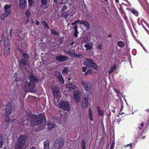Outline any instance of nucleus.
Segmentation results:
<instances>
[{"instance_id": "obj_49", "label": "nucleus", "mask_w": 149, "mask_h": 149, "mask_svg": "<svg viewBox=\"0 0 149 149\" xmlns=\"http://www.w3.org/2000/svg\"><path fill=\"white\" fill-rule=\"evenodd\" d=\"M74 31H77V26L76 25L74 26Z\"/></svg>"}, {"instance_id": "obj_56", "label": "nucleus", "mask_w": 149, "mask_h": 149, "mask_svg": "<svg viewBox=\"0 0 149 149\" xmlns=\"http://www.w3.org/2000/svg\"><path fill=\"white\" fill-rule=\"evenodd\" d=\"M54 2L56 3H57V0H54Z\"/></svg>"}, {"instance_id": "obj_11", "label": "nucleus", "mask_w": 149, "mask_h": 149, "mask_svg": "<svg viewBox=\"0 0 149 149\" xmlns=\"http://www.w3.org/2000/svg\"><path fill=\"white\" fill-rule=\"evenodd\" d=\"M64 141L62 139L57 140L56 141L54 144V147L56 148H60L63 146Z\"/></svg>"}, {"instance_id": "obj_18", "label": "nucleus", "mask_w": 149, "mask_h": 149, "mask_svg": "<svg viewBox=\"0 0 149 149\" xmlns=\"http://www.w3.org/2000/svg\"><path fill=\"white\" fill-rule=\"evenodd\" d=\"M24 146V145L18 142L15 144L14 148L15 149H22Z\"/></svg>"}, {"instance_id": "obj_15", "label": "nucleus", "mask_w": 149, "mask_h": 149, "mask_svg": "<svg viewBox=\"0 0 149 149\" xmlns=\"http://www.w3.org/2000/svg\"><path fill=\"white\" fill-rule=\"evenodd\" d=\"M26 5V0H19V6L21 8L24 9Z\"/></svg>"}, {"instance_id": "obj_53", "label": "nucleus", "mask_w": 149, "mask_h": 149, "mask_svg": "<svg viewBox=\"0 0 149 149\" xmlns=\"http://www.w3.org/2000/svg\"><path fill=\"white\" fill-rule=\"evenodd\" d=\"M36 25H38L40 24V22L36 20Z\"/></svg>"}, {"instance_id": "obj_60", "label": "nucleus", "mask_w": 149, "mask_h": 149, "mask_svg": "<svg viewBox=\"0 0 149 149\" xmlns=\"http://www.w3.org/2000/svg\"><path fill=\"white\" fill-rule=\"evenodd\" d=\"M116 1L117 3H118L119 1V0H116Z\"/></svg>"}, {"instance_id": "obj_1", "label": "nucleus", "mask_w": 149, "mask_h": 149, "mask_svg": "<svg viewBox=\"0 0 149 149\" xmlns=\"http://www.w3.org/2000/svg\"><path fill=\"white\" fill-rule=\"evenodd\" d=\"M44 119H45V117L42 114L39 115L38 116L33 115L31 117V124L33 126L37 125L40 127L42 125Z\"/></svg>"}, {"instance_id": "obj_44", "label": "nucleus", "mask_w": 149, "mask_h": 149, "mask_svg": "<svg viewBox=\"0 0 149 149\" xmlns=\"http://www.w3.org/2000/svg\"><path fill=\"white\" fill-rule=\"evenodd\" d=\"M144 125V124H143V122L141 123L140 124V126L139 127V129H141L143 127Z\"/></svg>"}, {"instance_id": "obj_45", "label": "nucleus", "mask_w": 149, "mask_h": 149, "mask_svg": "<svg viewBox=\"0 0 149 149\" xmlns=\"http://www.w3.org/2000/svg\"><path fill=\"white\" fill-rule=\"evenodd\" d=\"M78 33V32L77 31H74V32L73 34V35L75 37H77V34Z\"/></svg>"}, {"instance_id": "obj_42", "label": "nucleus", "mask_w": 149, "mask_h": 149, "mask_svg": "<svg viewBox=\"0 0 149 149\" xmlns=\"http://www.w3.org/2000/svg\"><path fill=\"white\" fill-rule=\"evenodd\" d=\"M51 33L52 34L54 35H58V33L54 30H52L51 31Z\"/></svg>"}, {"instance_id": "obj_29", "label": "nucleus", "mask_w": 149, "mask_h": 149, "mask_svg": "<svg viewBox=\"0 0 149 149\" xmlns=\"http://www.w3.org/2000/svg\"><path fill=\"white\" fill-rule=\"evenodd\" d=\"M50 1V0H41V2L43 5H47L49 4Z\"/></svg>"}, {"instance_id": "obj_43", "label": "nucleus", "mask_w": 149, "mask_h": 149, "mask_svg": "<svg viewBox=\"0 0 149 149\" xmlns=\"http://www.w3.org/2000/svg\"><path fill=\"white\" fill-rule=\"evenodd\" d=\"M114 143L113 142H112L111 144L110 147L109 149H113L114 148Z\"/></svg>"}, {"instance_id": "obj_39", "label": "nucleus", "mask_w": 149, "mask_h": 149, "mask_svg": "<svg viewBox=\"0 0 149 149\" xmlns=\"http://www.w3.org/2000/svg\"><path fill=\"white\" fill-rule=\"evenodd\" d=\"M28 3L29 6H32L33 5V0H28Z\"/></svg>"}, {"instance_id": "obj_59", "label": "nucleus", "mask_w": 149, "mask_h": 149, "mask_svg": "<svg viewBox=\"0 0 149 149\" xmlns=\"http://www.w3.org/2000/svg\"><path fill=\"white\" fill-rule=\"evenodd\" d=\"M72 25H73L75 24L74 23H72L71 24Z\"/></svg>"}, {"instance_id": "obj_32", "label": "nucleus", "mask_w": 149, "mask_h": 149, "mask_svg": "<svg viewBox=\"0 0 149 149\" xmlns=\"http://www.w3.org/2000/svg\"><path fill=\"white\" fill-rule=\"evenodd\" d=\"M6 122V124H8V123H10V122H12L13 123H18L19 124V122L18 121L16 120V119H13V120H11L10 119V121L8 123L7 122Z\"/></svg>"}, {"instance_id": "obj_8", "label": "nucleus", "mask_w": 149, "mask_h": 149, "mask_svg": "<svg viewBox=\"0 0 149 149\" xmlns=\"http://www.w3.org/2000/svg\"><path fill=\"white\" fill-rule=\"evenodd\" d=\"M4 45L5 47L4 49V54L6 56H8L9 54L10 49L8 40L7 39L4 41Z\"/></svg>"}, {"instance_id": "obj_10", "label": "nucleus", "mask_w": 149, "mask_h": 149, "mask_svg": "<svg viewBox=\"0 0 149 149\" xmlns=\"http://www.w3.org/2000/svg\"><path fill=\"white\" fill-rule=\"evenodd\" d=\"M88 98L87 97H83L81 100V105L83 108L86 109L88 105Z\"/></svg>"}, {"instance_id": "obj_6", "label": "nucleus", "mask_w": 149, "mask_h": 149, "mask_svg": "<svg viewBox=\"0 0 149 149\" xmlns=\"http://www.w3.org/2000/svg\"><path fill=\"white\" fill-rule=\"evenodd\" d=\"M84 64L88 67L93 68L96 70L98 68L97 66L94 63L93 61L91 59H86Z\"/></svg>"}, {"instance_id": "obj_38", "label": "nucleus", "mask_w": 149, "mask_h": 149, "mask_svg": "<svg viewBox=\"0 0 149 149\" xmlns=\"http://www.w3.org/2000/svg\"><path fill=\"white\" fill-rule=\"evenodd\" d=\"M42 24L44 26L45 28H48V24L45 21H43L42 22Z\"/></svg>"}, {"instance_id": "obj_17", "label": "nucleus", "mask_w": 149, "mask_h": 149, "mask_svg": "<svg viewBox=\"0 0 149 149\" xmlns=\"http://www.w3.org/2000/svg\"><path fill=\"white\" fill-rule=\"evenodd\" d=\"M29 77L30 82H31L32 84H34V83L38 81V80L35 77L33 74H31L29 75Z\"/></svg>"}, {"instance_id": "obj_51", "label": "nucleus", "mask_w": 149, "mask_h": 149, "mask_svg": "<svg viewBox=\"0 0 149 149\" xmlns=\"http://www.w3.org/2000/svg\"><path fill=\"white\" fill-rule=\"evenodd\" d=\"M19 78H16L15 79V81L17 82H18L19 81Z\"/></svg>"}, {"instance_id": "obj_16", "label": "nucleus", "mask_w": 149, "mask_h": 149, "mask_svg": "<svg viewBox=\"0 0 149 149\" xmlns=\"http://www.w3.org/2000/svg\"><path fill=\"white\" fill-rule=\"evenodd\" d=\"M67 7L66 6H63L62 8V11L63 12L62 15L63 16V17L65 18H66V17H68V16L69 15V14L68 13L66 14H65V13H66L67 11Z\"/></svg>"}, {"instance_id": "obj_58", "label": "nucleus", "mask_w": 149, "mask_h": 149, "mask_svg": "<svg viewBox=\"0 0 149 149\" xmlns=\"http://www.w3.org/2000/svg\"><path fill=\"white\" fill-rule=\"evenodd\" d=\"M12 29H11L10 32V34H11V33L12 32Z\"/></svg>"}, {"instance_id": "obj_25", "label": "nucleus", "mask_w": 149, "mask_h": 149, "mask_svg": "<svg viewBox=\"0 0 149 149\" xmlns=\"http://www.w3.org/2000/svg\"><path fill=\"white\" fill-rule=\"evenodd\" d=\"M97 109L98 111V113L99 115L100 116H101L103 115H104V112L103 110H101L100 108H99V107L98 106H97Z\"/></svg>"}, {"instance_id": "obj_24", "label": "nucleus", "mask_w": 149, "mask_h": 149, "mask_svg": "<svg viewBox=\"0 0 149 149\" xmlns=\"http://www.w3.org/2000/svg\"><path fill=\"white\" fill-rule=\"evenodd\" d=\"M69 55L70 56L75 57H79L80 56V55L76 53L74 50L70 51Z\"/></svg>"}, {"instance_id": "obj_64", "label": "nucleus", "mask_w": 149, "mask_h": 149, "mask_svg": "<svg viewBox=\"0 0 149 149\" xmlns=\"http://www.w3.org/2000/svg\"><path fill=\"white\" fill-rule=\"evenodd\" d=\"M105 1H107V0H104Z\"/></svg>"}, {"instance_id": "obj_33", "label": "nucleus", "mask_w": 149, "mask_h": 149, "mask_svg": "<svg viewBox=\"0 0 149 149\" xmlns=\"http://www.w3.org/2000/svg\"><path fill=\"white\" fill-rule=\"evenodd\" d=\"M116 64H115L113 65L112 66L111 68L110 69L109 72V74H110L115 69L116 67Z\"/></svg>"}, {"instance_id": "obj_52", "label": "nucleus", "mask_w": 149, "mask_h": 149, "mask_svg": "<svg viewBox=\"0 0 149 149\" xmlns=\"http://www.w3.org/2000/svg\"><path fill=\"white\" fill-rule=\"evenodd\" d=\"M64 52L66 54H70V52L65 50L64 51Z\"/></svg>"}, {"instance_id": "obj_4", "label": "nucleus", "mask_w": 149, "mask_h": 149, "mask_svg": "<svg viewBox=\"0 0 149 149\" xmlns=\"http://www.w3.org/2000/svg\"><path fill=\"white\" fill-rule=\"evenodd\" d=\"M58 106L61 109L68 111H69L70 110V104L67 102L62 101L60 102Z\"/></svg>"}, {"instance_id": "obj_9", "label": "nucleus", "mask_w": 149, "mask_h": 149, "mask_svg": "<svg viewBox=\"0 0 149 149\" xmlns=\"http://www.w3.org/2000/svg\"><path fill=\"white\" fill-rule=\"evenodd\" d=\"M22 55L25 59H21V63L24 65L28 66L29 64V61L28 60L29 58V55L26 53H23L22 54Z\"/></svg>"}, {"instance_id": "obj_63", "label": "nucleus", "mask_w": 149, "mask_h": 149, "mask_svg": "<svg viewBox=\"0 0 149 149\" xmlns=\"http://www.w3.org/2000/svg\"><path fill=\"white\" fill-rule=\"evenodd\" d=\"M86 73H89V71H87V72H86Z\"/></svg>"}, {"instance_id": "obj_19", "label": "nucleus", "mask_w": 149, "mask_h": 149, "mask_svg": "<svg viewBox=\"0 0 149 149\" xmlns=\"http://www.w3.org/2000/svg\"><path fill=\"white\" fill-rule=\"evenodd\" d=\"M80 22V24H83L86 27V29H88L89 28L90 24L88 22L84 20H81Z\"/></svg>"}, {"instance_id": "obj_62", "label": "nucleus", "mask_w": 149, "mask_h": 149, "mask_svg": "<svg viewBox=\"0 0 149 149\" xmlns=\"http://www.w3.org/2000/svg\"><path fill=\"white\" fill-rule=\"evenodd\" d=\"M146 111H147V112H148V111H149V110L148 109L147 110H146Z\"/></svg>"}, {"instance_id": "obj_12", "label": "nucleus", "mask_w": 149, "mask_h": 149, "mask_svg": "<svg viewBox=\"0 0 149 149\" xmlns=\"http://www.w3.org/2000/svg\"><path fill=\"white\" fill-rule=\"evenodd\" d=\"M26 138L27 137L25 135H21L18 138V141L24 145L25 143V140Z\"/></svg>"}, {"instance_id": "obj_26", "label": "nucleus", "mask_w": 149, "mask_h": 149, "mask_svg": "<svg viewBox=\"0 0 149 149\" xmlns=\"http://www.w3.org/2000/svg\"><path fill=\"white\" fill-rule=\"evenodd\" d=\"M44 149H49V142L48 141H47L45 142L44 143Z\"/></svg>"}, {"instance_id": "obj_36", "label": "nucleus", "mask_w": 149, "mask_h": 149, "mask_svg": "<svg viewBox=\"0 0 149 149\" xmlns=\"http://www.w3.org/2000/svg\"><path fill=\"white\" fill-rule=\"evenodd\" d=\"M83 41L84 42H87L89 41V38L88 36H85L83 38Z\"/></svg>"}, {"instance_id": "obj_57", "label": "nucleus", "mask_w": 149, "mask_h": 149, "mask_svg": "<svg viewBox=\"0 0 149 149\" xmlns=\"http://www.w3.org/2000/svg\"><path fill=\"white\" fill-rule=\"evenodd\" d=\"M74 42H72L71 44V45L72 46H73V45L74 44Z\"/></svg>"}, {"instance_id": "obj_41", "label": "nucleus", "mask_w": 149, "mask_h": 149, "mask_svg": "<svg viewBox=\"0 0 149 149\" xmlns=\"http://www.w3.org/2000/svg\"><path fill=\"white\" fill-rule=\"evenodd\" d=\"M2 136L1 135H0V148L2 147Z\"/></svg>"}, {"instance_id": "obj_48", "label": "nucleus", "mask_w": 149, "mask_h": 149, "mask_svg": "<svg viewBox=\"0 0 149 149\" xmlns=\"http://www.w3.org/2000/svg\"><path fill=\"white\" fill-rule=\"evenodd\" d=\"M98 48L100 49H102V45L101 44H99L98 46Z\"/></svg>"}, {"instance_id": "obj_3", "label": "nucleus", "mask_w": 149, "mask_h": 149, "mask_svg": "<svg viewBox=\"0 0 149 149\" xmlns=\"http://www.w3.org/2000/svg\"><path fill=\"white\" fill-rule=\"evenodd\" d=\"M11 6L10 5L6 4L4 6L3 9L4 13L1 15V18L2 20L5 19V18L11 14V10L10 9Z\"/></svg>"}, {"instance_id": "obj_46", "label": "nucleus", "mask_w": 149, "mask_h": 149, "mask_svg": "<svg viewBox=\"0 0 149 149\" xmlns=\"http://www.w3.org/2000/svg\"><path fill=\"white\" fill-rule=\"evenodd\" d=\"M87 68L86 67H83L82 68V71L83 72H85L86 71Z\"/></svg>"}, {"instance_id": "obj_35", "label": "nucleus", "mask_w": 149, "mask_h": 149, "mask_svg": "<svg viewBox=\"0 0 149 149\" xmlns=\"http://www.w3.org/2000/svg\"><path fill=\"white\" fill-rule=\"evenodd\" d=\"M132 13L135 16H137L138 15V12L136 10H134L133 8L131 10Z\"/></svg>"}, {"instance_id": "obj_5", "label": "nucleus", "mask_w": 149, "mask_h": 149, "mask_svg": "<svg viewBox=\"0 0 149 149\" xmlns=\"http://www.w3.org/2000/svg\"><path fill=\"white\" fill-rule=\"evenodd\" d=\"M11 113V105L10 104H7L5 107V114L6 117L5 119V122H7L8 123L10 121V118L9 117V115Z\"/></svg>"}, {"instance_id": "obj_23", "label": "nucleus", "mask_w": 149, "mask_h": 149, "mask_svg": "<svg viewBox=\"0 0 149 149\" xmlns=\"http://www.w3.org/2000/svg\"><path fill=\"white\" fill-rule=\"evenodd\" d=\"M84 47L87 49H91L93 47V44L91 42L86 43L84 45Z\"/></svg>"}, {"instance_id": "obj_28", "label": "nucleus", "mask_w": 149, "mask_h": 149, "mask_svg": "<svg viewBox=\"0 0 149 149\" xmlns=\"http://www.w3.org/2000/svg\"><path fill=\"white\" fill-rule=\"evenodd\" d=\"M47 126L48 128L51 129L55 127V125L53 123L49 122L48 123Z\"/></svg>"}, {"instance_id": "obj_37", "label": "nucleus", "mask_w": 149, "mask_h": 149, "mask_svg": "<svg viewBox=\"0 0 149 149\" xmlns=\"http://www.w3.org/2000/svg\"><path fill=\"white\" fill-rule=\"evenodd\" d=\"M69 71V70L67 68H65L63 70V72L64 73H68Z\"/></svg>"}, {"instance_id": "obj_55", "label": "nucleus", "mask_w": 149, "mask_h": 149, "mask_svg": "<svg viewBox=\"0 0 149 149\" xmlns=\"http://www.w3.org/2000/svg\"><path fill=\"white\" fill-rule=\"evenodd\" d=\"M115 91L117 93H119V91H118V90H115Z\"/></svg>"}, {"instance_id": "obj_20", "label": "nucleus", "mask_w": 149, "mask_h": 149, "mask_svg": "<svg viewBox=\"0 0 149 149\" xmlns=\"http://www.w3.org/2000/svg\"><path fill=\"white\" fill-rule=\"evenodd\" d=\"M66 88L69 90L71 91L72 90H74L76 88V86L71 83H69L66 86Z\"/></svg>"}, {"instance_id": "obj_61", "label": "nucleus", "mask_w": 149, "mask_h": 149, "mask_svg": "<svg viewBox=\"0 0 149 149\" xmlns=\"http://www.w3.org/2000/svg\"><path fill=\"white\" fill-rule=\"evenodd\" d=\"M68 79L69 81H70V77H68Z\"/></svg>"}, {"instance_id": "obj_54", "label": "nucleus", "mask_w": 149, "mask_h": 149, "mask_svg": "<svg viewBox=\"0 0 149 149\" xmlns=\"http://www.w3.org/2000/svg\"><path fill=\"white\" fill-rule=\"evenodd\" d=\"M29 149H36V148L34 147H32L30 148Z\"/></svg>"}, {"instance_id": "obj_2", "label": "nucleus", "mask_w": 149, "mask_h": 149, "mask_svg": "<svg viewBox=\"0 0 149 149\" xmlns=\"http://www.w3.org/2000/svg\"><path fill=\"white\" fill-rule=\"evenodd\" d=\"M36 85L29 83L27 81L23 82L22 85V87L25 91L27 92H34V89Z\"/></svg>"}, {"instance_id": "obj_7", "label": "nucleus", "mask_w": 149, "mask_h": 149, "mask_svg": "<svg viewBox=\"0 0 149 149\" xmlns=\"http://www.w3.org/2000/svg\"><path fill=\"white\" fill-rule=\"evenodd\" d=\"M81 91L79 90L74 91L73 95L74 100L77 103L79 102L81 99Z\"/></svg>"}, {"instance_id": "obj_40", "label": "nucleus", "mask_w": 149, "mask_h": 149, "mask_svg": "<svg viewBox=\"0 0 149 149\" xmlns=\"http://www.w3.org/2000/svg\"><path fill=\"white\" fill-rule=\"evenodd\" d=\"M25 15L27 17H29L30 16V12L27 10L26 12Z\"/></svg>"}, {"instance_id": "obj_13", "label": "nucleus", "mask_w": 149, "mask_h": 149, "mask_svg": "<svg viewBox=\"0 0 149 149\" xmlns=\"http://www.w3.org/2000/svg\"><path fill=\"white\" fill-rule=\"evenodd\" d=\"M55 76L58 79L59 81L62 84L64 83V81L62 77L61 74L58 72H56L54 73Z\"/></svg>"}, {"instance_id": "obj_34", "label": "nucleus", "mask_w": 149, "mask_h": 149, "mask_svg": "<svg viewBox=\"0 0 149 149\" xmlns=\"http://www.w3.org/2000/svg\"><path fill=\"white\" fill-rule=\"evenodd\" d=\"M139 2L142 6H144L147 4L146 0H140Z\"/></svg>"}, {"instance_id": "obj_50", "label": "nucleus", "mask_w": 149, "mask_h": 149, "mask_svg": "<svg viewBox=\"0 0 149 149\" xmlns=\"http://www.w3.org/2000/svg\"><path fill=\"white\" fill-rule=\"evenodd\" d=\"M130 146V148H131L132 147L131 145V143H130V144H128L127 145V146H125V148H126L127 147H128Z\"/></svg>"}, {"instance_id": "obj_47", "label": "nucleus", "mask_w": 149, "mask_h": 149, "mask_svg": "<svg viewBox=\"0 0 149 149\" xmlns=\"http://www.w3.org/2000/svg\"><path fill=\"white\" fill-rule=\"evenodd\" d=\"M81 21V20H77L76 21H75L74 23L75 24H77L78 22L80 24V22L79 21Z\"/></svg>"}, {"instance_id": "obj_27", "label": "nucleus", "mask_w": 149, "mask_h": 149, "mask_svg": "<svg viewBox=\"0 0 149 149\" xmlns=\"http://www.w3.org/2000/svg\"><path fill=\"white\" fill-rule=\"evenodd\" d=\"M88 115L91 121H93V118L92 111L91 109H89L88 110Z\"/></svg>"}, {"instance_id": "obj_22", "label": "nucleus", "mask_w": 149, "mask_h": 149, "mask_svg": "<svg viewBox=\"0 0 149 149\" xmlns=\"http://www.w3.org/2000/svg\"><path fill=\"white\" fill-rule=\"evenodd\" d=\"M53 94L55 96H58L59 95V92L58 89L56 88H53Z\"/></svg>"}, {"instance_id": "obj_31", "label": "nucleus", "mask_w": 149, "mask_h": 149, "mask_svg": "<svg viewBox=\"0 0 149 149\" xmlns=\"http://www.w3.org/2000/svg\"><path fill=\"white\" fill-rule=\"evenodd\" d=\"M81 144L82 149H85L86 146V142L83 139L82 140Z\"/></svg>"}, {"instance_id": "obj_21", "label": "nucleus", "mask_w": 149, "mask_h": 149, "mask_svg": "<svg viewBox=\"0 0 149 149\" xmlns=\"http://www.w3.org/2000/svg\"><path fill=\"white\" fill-rule=\"evenodd\" d=\"M67 57L64 56H61L56 57V59L61 61H64L66 60Z\"/></svg>"}, {"instance_id": "obj_30", "label": "nucleus", "mask_w": 149, "mask_h": 149, "mask_svg": "<svg viewBox=\"0 0 149 149\" xmlns=\"http://www.w3.org/2000/svg\"><path fill=\"white\" fill-rule=\"evenodd\" d=\"M118 45L119 47H122L124 46L125 43L122 41H120L118 42Z\"/></svg>"}, {"instance_id": "obj_14", "label": "nucleus", "mask_w": 149, "mask_h": 149, "mask_svg": "<svg viewBox=\"0 0 149 149\" xmlns=\"http://www.w3.org/2000/svg\"><path fill=\"white\" fill-rule=\"evenodd\" d=\"M82 86L86 91H90L91 89V86L87 82H82Z\"/></svg>"}]
</instances>
